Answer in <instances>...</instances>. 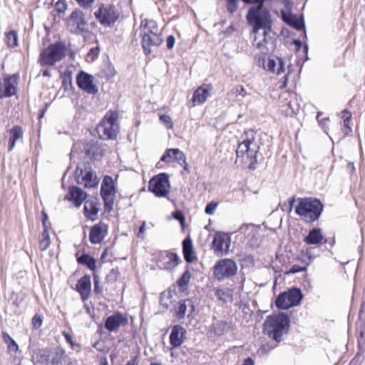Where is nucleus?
Wrapping results in <instances>:
<instances>
[{
	"label": "nucleus",
	"mask_w": 365,
	"mask_h": 365,
	"mask_svg": "<svg viewBox=\"0 0 365 365\" xmlns=\"http://www.w3.org/2000/svg\"><path fill=\"white\" fill-rule=\"evenodd\" d=\"M173 217L175 219L179 220L181 224H183L185 222V217L182 212L176 211L173 213Z\"/></svg>",
	"instance_id": "3c124183"
},
{
	"label": "nucleus",
	"mask_w": 365,
	"mask_h": 365,
	"mask_svg": "<svg viewBox=\"0 0 365 365\" xmlns=\"http://www.w3.org/2000/svg\"><path fill=\"white\" fill-rule=\"evenodd\" d=\"M6 43L8 46L14 48L18 46V35L16 31H11L6 34Z\"/></svg>",
	"instance_id": "4c0bfd02"
},
{
	"label": "nucleus",
	"mask_w": 365,
	"mask_h": 365,
	"mask_svg": "<svg viewBox=\"0 0 365 365\" xmlns=\"http://www.w3.org/2000/svg\"><path fill=\"white\" fill-rule=\"evenodd\" d=\"M264 68L269 71L280 75L285 71V63L281 58H269L264 65Z\"/></svg>",
	"instance_id": "c85d7f7f"
},
{
	"label": "nucleus",
	"mask_w": 365,
	"mask_h": 365,
	"mask_svg": "<svg viewBox=\"0 0 365 365\" xmlns=\"http://www.w3.org/2000/svg\"><path fill=\"white\" fill-rule=\"evenodd\" d=\"M9 136V151L12 150L15 147L16 142L23 138V130L19 125H15L7 131Z\"/></svg>",
	"instance_id": "c756f323"
},
{
	"label": "nucleus",
	"mask_w": 365,
	"mask_h": 365,
	"mask_svg": "<svg viewBox=\"0 0 365 365\" xmlns=\"http://www.w3.org/2000/svg\"><path fill=\"white\" fill-rule=\"evenodd\" d=\"M84 213L87 218L95 220L97 218L98 208L97 203L94 201H86L84 205Z\"/></svg>",
	"instance_id": "2f4dec72"
},
{
	"label": "nucleus",
	"mask_w": 365,
	"mask_h": 365,
	"mask_svg": "<svg viewBox=\"0 0 365 365\" xmlns=\"http://www.w3.org/2000/svg\"><path fill=\"white\" fill-rule=\"evenodd\" d=\"M170 153L173 154L174 161L179 165L183 166L185 170H187V164L186 163V156L182 151L178 148L168 149L161 158V160H166L170 158Z\"/></svg>",
	"instance_id": "a878e982"
},
{
	"label": "nucleus",
	"mask_w": 365,
	"mask_h": 365,
	"mask_svg": "<svg viewBox=\"0 0 365 365\" xmlns=\"http://www.w3.org/2000/svg\"><path fill=\"white\" fill-rule=\"evenodd\" d=\"M349 121L350 120H346V121H343L344 123V126L346 128V129L347 130V131H346V134H347L349 132H351V128H350L349 126Z\"/></svg>",
	"instance_id": "0e129e2a"
},
{
	"label": "nucleus",
	"mask_w": 365,
	"mask_h": 365,
	"mask_svg": "<svg viewBox=\"0 0 365 365\" xmlns=\"http://www.w3.org/2000/svg\"><path fill=\"white\" fill-rule=\"evenodd\" d=\"M195 310L193 302L191 299H185L179 302L176 307V315L179 319L185 317L186 314L189 317Z\"/></svg>",
	"instance_id": "cd10ccee"
},
{
	"label": "nucleus",
	"mask_w": 365,
	"mask_h": 365,
	"mask_svg": "<svg viewBox=\"0 0 365 365\" xmlns=\"http://www.w3.org/2000/svg\"><path fill=\"white\" fill-rule=\"evenodd\" d=\"M7 345L9 350L11 351L16 352L19 350V346L14 340H12Z\"/></svg>",
	"instance_id": "603ef678"
},
{
	"label": "nucleus",
	"mask_w": 365,
	"mask_h": 365,
	"mask_svg": "<svg viewBox=\"0 0 365 365\" xmlns=\"http://www.w3.org/2000/svg\"><path fill=\"white\" fill-rule=\"evenodd\" d=\"M178 255L172 252H161L158 259V266L160 268L171 270L178 265Z\"/></svg>",
	"instance_id": "dca6fc26"
},
{
	"label": "nucleus",
	"mask_w": 365,
	"mask_h": 365,
	"mask_svg": "<svg viewBox=\"0 0 365 365\" xmlns=\"http://www.w3.org/2000/svg\"><path fill=\"white\" fill-rule=\"evenodd\" d=\"M320 115L321 113H319L317 115V120L319 121V123L322 126V127H325L327 121L329 120L328 118H324V119H319V117H320Z\"/></svg>",
	"instance_id": "680f3d73"
},
{
	"label": "nucleus",
	"mask_w": 365,
	"mask_h": 365,
	"mask_svg": "<svg viewBox=\"0 0 365 365\" xmlns=\"http://www.w3.org/2000/svg\"><path fill=\"white\" fill-rule=\"evenodd\" d=\"M191 278V273L189 270H186L178 280V285L179 288L184 290L187 286Z\"/></svg>",
	"instance_id": "58836bf2"
},
{
	"label": "nucleus",
	"mask_w": 365,
	"mask_h": 365,
	"mask_svg": "<svg viewBox=\"0 0 365 365\" xmlns=\"http://www.w3.org/2000/svg\"><path fill=\"white\" fill-rule=\"evenodd\" d=\"M324 236L322 230L319 228H314L311 230L308 235L304 238V241L307 245H317L322 243Z\"/></svg>",
	"instance_id": "7c9ffc66"
},
{
	"label": "nucleus",
	"mask_w": 365,
	"mask_h": 365,
	"mask_svg": "<svg viewBox=\"0 0 365 365\" xmlns=\"http://www.w3.org/2000/svg\"><path fill=\"white\" fill-rule=\"evenodd\" d=\"M228 3V10L230 12H233L237 9V2L236 0H227Z\"/></svg>",
	"instance_id": "864d4df0"
},
{
	"label": "nucleus",
	"mask_w": 365,
	"mask_h": 365,
	"mask_svg": "<svg viewBox=\"0 0 365 365\" xmlns=\"http://www.w3.org/2000/svg\"><path fill=\"white\" fill-rule=\"evenodd\" d=\"M118 114L115 111H109L97 127V132L103 139H114L119 131L118 123Z\"/></svg>",
	"instance_id": "423d86ee"
},
{
	"label": "nucleus",
	"mask_w": 365,
	"mask_h": 365,
	"mask_svg": "<svg viewBox=\"0 0 365 365\" xmlns=\"http://www.w3.org/2000/svg\"><path fill=\"white\" fill-rule=\"evenodd\" d=\"M229 328V324L223 321L217 322L212 325L213 331L218 336L222 335L227 332Z\"/></svg>",
	"instance_id": "f704fd0d"
},
{
	"label": "nucleus",
	"mask_w": 365,
	"mask_h": 365,
	"mask_svg": "<svg viewBox=\"0 0 365 365\" xmlns=\"http://www.w3.org/2000/svg\"><path fill=\"white\" fill-rule=\"evenodd\" d=\"M98 55V48H93L90 50L88 56L91 57V58L93 60L96 58Z\"/></svg>",
	"instance_id": "4d7b16f0"
},
{
	"label": "nucleus",
	"mask_w": 365,
	"mask_h": 365,
	"mask_svg": "<svg viewBox=\"0 0 365 365\" xmlns=\"http://www.w3.org/2000/svg\"><path fill=\"white\" fill-rule=\"evenodd\" d=\"M101 194L106 207L108 210L112 209L115 188L114 180L111 177L108 175L104 177L101 185Z\"/></svg>",
	"instance_id": "2eb2a0df"
},
{
	"label": "nucleus",
	"mask_w": 365,
	"mask_h": 365,
	"mask_svg": "<svg viewBox=\"0 0 365 365\" xmlns=\"http://www.w3.org/2000/svg\"><path fill=\"white\" fill-rule=\"evenodd\" d=\"M85 150L86 153L88 157L93 158L94 160H99L107 151V146L103 143L92 142L86 144Z\"/></svg>",
	"instance_id": "aec40b11"
},
{
	"label": "nucleus",
	"mask_w": 365,
	"mask_h": 365,
	"mask_svg": "<svg viewBox=\"0 0 365 365\" xmlns=\"http://www.w3.org/2000/svg\"><path fill=\"white\" fill-rule=\"evenodd\" d=\"M32 324L35 329L39 328L42 324V318L39 315H35L32 319Z\"/></svg>",
	"instance_id": "09e8293b"
},
{
	"label": "nucleus",
	"mask_w": 365,
	"mask_h": 365,
	"mask_svg": "<svg viewBox=\"0 0 365 365\" xmlns=\"http://www.w3.org/2000/svg\"><path fill=\"white\" fill-rule=\"evenodd\" d=\"M186 330L180 325H175L170 335V342L173 348L180 346L185 339Z\"/></svg>",
	"instance_id": "5701e85b"
},
{
	"label": "nucleus",
	"mask_w": 365,
	"mask_h": 365,
	"mask_svg": "<svg viewBox=\"0 0 365 365\" xmlns=\"http://www.w3.org/2000/svg\"><path fill=\"white\" fill-rule=\"evenodd\" d=\"M239 231L247 238V245L251 247H258L262 242L260 227L252 224L242 225Z\"/></svg>",
	"instance_id": "4468645a"
},
{
	"label": "nucleus",
	"mask_w": 365,
	"mask_h": 365,
	"mask_svg": "<svg viewBox=\"0 0 365 365\" xmlns=\"http://www.w3.org/2000/svg\"><path fill=\"white\" fill-rule=\"evenodd\" d=\"M66 54V46L62 43H56L50 45L41 53L40 61L42 65L53 66L62 61Z\"/></svg>",
	"instance_id": "0eeeda50"
},
{
	"label": "nucleus",
	"mask_w": 365,
	"mask_h": 365,
	"mask_svg": "<svg viewBox=\"0 0 365 365\" xmlns=\"http://www.w3.org/2000/svg\"><path fill=\"white\" fill-rule=\"evenodd\" d=\"M128 324L127 317L121 313H115L108 317L105 322L106 329L112 332L116 331L118 329Z\"/></svg>",
	"instance_id": "6ab92c4d"
},
{
	"label": "nucleus",
	"mask_w": 365,
	"mask_h": 365,
	"mask_svg": "<svg viewBox=\"0 0 365 365\" xmlns=\"http://www.w3.org/2000/svg\"><path fill=\"white\" fill-rule=\"evenodd\" d=\"M259 149V143L257 140V132L252 129L245 130L242 135V142L236 150L237 161L254 164L257 161Z\"/></svg>",
	"instance_id": "f03ea898"
},
{
	"label": "nucleus",
	"mask_w": 365,
	"mask_h": 365,
	"mask_svg": "<svg viewBox=\"0 0 365 365\" xmlns=\"http://www.w3.org/2000/svg\"><path fill=\"white\" fill-rule=\"evenodd\" d=\"M94 292L96 294H101L103 292V288L100 286V279L96 274H94Z\"/></svg>",
	"instance_id": "c03bdc74"
},
{
	"label": "nucleus",
	"mask_w": 365,
	"mask_h": 365,
	"mask_svg": "<svg viewBox=\"0 0 365 365\" xmlns=\"http://www.w3.org/2000/svg\"><path fill=\"white\" fill-rule=\"evenodd\" d=\"M63 335L64 336L66 341L71 344V346L73 349H74L75 346H78V347L79 346L78 344H76L73 341L72 336L69 333H68L66 331H63Z\"/></svg>",
	"instance_id": "de8ad7c7"
},
{
	"label": "nucleus",
	"mask_w": 365,
	"mask_h": 365,
	"mask_svg": "<svg viewBox=\"0 0 365 365\" xmlns=\"http://www.w3.org/2000/svg\"><path fill=\"white\" fill-rule=\"evenodd\" d=\"M118 277V271L116 269H112L106 275V281L108 283H113L117 280Z\"/></svg>",
	"instance_id": "79ce46f5"
},
{
	"label": "nucleus",
	"mask_w": 365,
	"mask_h": 365,
	"mask_svg": "<svg viewBox=\"0 0 365 365\" xmlns=\"http://www.w3.org/2000/svg\"><path fill=\"white\" fill-rule=\"evenodd\" d=\"M304 270H305V268L294 265L291 268L289 272L297 273V272H302Z\"/></svg>",
	"instance_id": "052dcab7"
},
{
	"label": "nucleus",
	"mask_w": 365,
	"mask_h": 365,
	"mask_svg": "<svg viewBox=\"0 0 365 365\" xmlns=\"http://www.w3.org/2000/svg\"><path fill=\"white\" fill-rule=\"evenodd\" d=\"M93 76L81 71L77 76L78 86L91 94H96L98 89L93 83Z\"/></svg>",
	"instance_id": "f3484780"
},
{
	"label": "nucleus",
	"mask_w": 365,
	"mask_h": 365,
	"mask_svg": "<svg viewBox=\"0 0 365 365\" xmlns=\"http://www.w3.org/2000/svg\"><path fill=\"white\" fill-rule=\"evenodd\" d=\"M242 365H254V361L250 358H247L245 360Z\"/></svg>",
	"instance_id": "338daca9"
},
{
	"label": "nucleus",
	"mask_w": 365,
	"mask_h": 365,
	"mask_svg": "<svg viewBox=\"0 0 365 365\" xmlns=\"http://www.w3.org/2000/svg\"><path fill=\"white\" fill-rule=\"evenodd\" d=\"M87 197L86 193L78 187H70L69 192L66 198L68 200H73L76 206L79 207Z\"/></svg>",
	"instance_id": "bb28decb"
},
{
	"label": "nucleus",
	"mask_w": 365,
	"mask_h": 365,
	"mask_svg": "<svg viewBox=\"0 0 365 365\" xmlns=\"http://www.w3.org/2000/svg\"><path fill=\"white\" fill-rule=\"evenodd\" d=\"M145 231V222H143L139 228L138 237L141 239H144L145 238V234H144Z\"/></svg>",
	"instance_id": "5fc2aeb1"
},
{
	"label": "nucleus",
	"mask_w": 365,
	"mask_h": 365,
	"mask_svg": "<svg viewBox=\"0 0 365 365\" xmlns=\"http://www.w3.org/2000/svg\"><path fill=\"white\" fill-rule=\"evenodd\" d=\"M236 93L237 96H242V98H245L247 95L245 88L242 86H240L239 88L237 89Z\"/></svg>",
	"instance_id": "6e6d98bb"
},
{
	"label": "nucleus",
	"mask_w": 365,
	"mask_h": 365,
	"mask_svg": "<svg viewBox=\"0 0 365 365\" xmlns=\"http://www.w3.org/2000/svg\"><path fill=\"white\" fill-rule=\"evenodd\" d=\"M289 328V319L287 314L281 312L267 317L264 323V332L277 342L282 340Z\"/></svg>",
	"instance_id": "20e7f679"
},
{
	"label": "nucleus",
	"mask_w": 365,
	"mask_h": 365,
	"mask_svg": "<svg viewBox=\"0 0 365 365\" xmlns=\"http://www.w3.org/2000/svg\"><path fill=\"white\" fill-rule=\"evenodd\" d=\"M237 266L231 259H223L217 262L214 266L213 274L215 277L222 281L236 274Z\"/></svg>",
	"instance_id": "1a4fd4ad"
},
{
	"label": "nucleus",
	"mask_w": 365,
	"mask_h": 365,
	"mask_svg": "<svg viewBox=\"0 0 365 365\" xmlns=\"http://www.w3.org/2000/svg\"><path fill=\"white\" fill-rule=\"evenodd\" d=\"M282 20L289 26L293 27L296 30H301L304 28L303 16L299 19L297 15L289 12L282 11Z\"/></svg>",
	"instance_id": "b1692460"
},
{
	"label": "nucleus",
	"mask_w": 365,
	"mask_h": 365,
	"mask_svg": "<svg viewBox=\"0 0 365 365\" xmlns=\"http://www.w3.org/2000/svg\"><path fill=\"white\" fill-rule=\"evenodd\" d=\"M96 18L105 26H110L118 18L115 7L111 4H102L95 12Z\"/></svg>",
	"instance_id": "ddd939ff"
},
{
	"label": "nucleus",
	"mask_w": 365,
	"mask_h": 365,
	"mask_svg": "<svg viewBox=\"0 0 365 365\" xmlns=\"http://www.w3.org/2000/svg\"><path fill=\"white\" fill-rule=\"evenodd\" d=\"M125 365H138L137 359H131L130 361H128V363Z\"/></svg>",
	"instance_id": "69168bd1"
},
{
	"label": "nucleus",
	"mask_w": 365,
	"mask_h": 365,
	"mask_svg": "<svg viewBox=\"0 0 365 365\" xmlns=\"http://www.w3.org/2000/svg\"><path fill=\"white\" fill-rule=\"evenodd\" d=\"M50 245V236L47 228H44L41 233V239L39 241V247L42 251L48 248Z\"/></svg>",
	"instance_id": "e433bc0d"
},
{
	"label": "nucleus",
	"mask_w": 365,
	"mask_h": 365,
	"mask_svg": "<svg viewBox=\"0 0 365 365\" xmlns=\"http://www.w3.org/2000/svg\"><path fill=\"white\" fill-rule=\"evenodd\" d=\"M65 352L62 349H57L56 351H51L50 364L51 365H59L64 359Z\"/></svg>",
	"instance_id": "c9c22d12"
},
{
	"label": "nucleus",
	"mask_w": 365,
	"mask_h": 365,
	"mask_svg": "<svg viewBox=\"0 0 365 365\" xmlns=\"http://www.w3.org/2000/svg\"><path fill=\"white\" fill-rule=\"evenodd\" d=\"M303 298L300 289L294 288L281 293L276 299V306L280 309H288L297 306Z\"/></svg>",
	"instance_id": "6e6552de"
},
{
	"label": "nucleus",
	"mask_w": 365,
	"mask_h": 365,
	"mask_svg": "<svg viewBox=\"0 0 365 365\" xmlns=\"http://www.w3.org/2000/svg\"><path fill=\"white\" fill-rule=\"evenodd\" d=\"M160 121L164 124L167 129H172L173 127V122L172 118L167 115H161L160 116Z\"/></svg>",
	"instance_id": "a19ab883"
},
{
	"label": "nucleus",
	"mask_w": 365,
	"mask_h": 365,
	"mask_svg": "<svg viewBox=\"0 0 365 365\" xmlns=\"http://www.w3.org/2000/svg\"><path fill=\"white\" fill-rule=\"evenodd\" d=\"M215 295L218 298V299L226 302L229 298V294L227 292L222 289H217L215 291Z\"/></svg>",
	"instance_id": "37998d69"
},
{
	"label": "nucleus",
	"mask_w": 365,
	"mask_h": 365,
	"mask_svg": "<svg viewBox=\"0 0 365 365\" xmlns=\"http://www.w3.org/2000/svg\"><path fill=\"white\" fill-rule=\"evenodd\" d=\"M78 145H78V144H77V143L74 144L73 148V149H72V150H71V158L74 156L75 153H76V150L77 149V147H78Z\"/></svg>",
	"instance_id": "774afa93"
},
{
	"label": "nucleus",
	"mask_w": 365,
	"mask_h": 365,
	"mask_svg": "<svg viewBox=\"0 0 365 365\" xmlns=\"http://www.w3.org/2000/svg\"><path fill=\"white\" fill-rule=\"evenodd\" d=\"M168 176L165 173H161L153 178L149 182L148 190L157 197H165L170 190Z\"/></svg>",
	"instance_id": "f8f14e48"
},
{
	"label": "nucleus",
	"mask_w": 365,
	"mask_h": 365,
	"mask_svg": "<svg viewBox=\"0 0 365 365\" xmlns=\"http://www.w3.org/2000/svg\"><path fill=\"white\" fill-rule=\"evenodd\" d=\"M212 88V86L208 84L203 85L197 88L193 93L192 98L191 100L192 105L190 106V107H194L197 104H202L205 103L208 96H210Z\"/></svg>",
	"instance_id": "4be33fe9"
},
{
	"label": "nucleus",
	"mask_w": 365,
	"mask_h": 365,
	"mask_svg": "<svg viewBox=\"0 0 365 365\" xmlns=\"http://www.w3.org/2000/svg\"><path fill=\"white\" fill-rule=\"evenodd\" d=\"M142 44L146 54L151 53V46H159L163 41L161 30L154 20L145 19L140 24Z\"/></svg>",
	"instance_id": "7ed1b4c3"
},
{
	"label": "nucleus",
	"mask_w": 365,
	"mask_h": 365,
	"mask_svg": "<svg viewBox=\"0 0 365 365\" xmlns=\"http://www.w3.org/2000/svg\"><path fill=\"white\" fill-rule=\"evenodd\" d=\"M217 202H211L210 203H208L207 205H206V207H205V213L207 214V215H212L217 207Z\"/></svg>",
	"instance_id": "a18cd8bd"
},
{
	"label": "nucleus",
	"mask_w": 365,
	"mask_h": 365,
	"mask_svg": "<svg viewBox=\"0 0 365 365\" xmlns=\"http://www.w3.org/2000/svg\"><path fill=\"white\" fill-rule=\"evenodd\" d=\"M51 356V351L48 349H41L36 353V359L38 362L46 365L50 364Z\"/></svg>",
	"instance_id": "473e14b6"
},
{
	"label": "nucleus",
	"mask_w": 365,
	"mask_h": 365,
	"mask_svg": "<svg viewBox=\"0 0 365 365\" xmlns=\"http://www.w3.org/2000/svg\"><path fill=\"white\" fill-rule=\"evenodd\" d=\"M67 27L73 34H81L86 31L88 23L84 13L80 9H75L67 19Z\"/></svg>",
	"instance_id": "9d476101"
},
{
	"label": "nucleus",
	"mask_w": 365,
	"mask_h": 365,
	"mask_svg": "<svg viewBox=\"0 0 365 365\" xmlns=\"http://www.w3.org/2000/svg\"><path fill=\"white\" fill-rule=\"evenodd\" d=\"M76 174L78 176V182L83 185L86 187H94L98 184L97 176L92 171H86L85 174H83V169H80L79 165H78Z\"/></svg>",
	"instance_id": "a211bd4d"
},
{
	"label": "nucleus",
	"mask_w": 365,
	"mask_h": 365,
	"mask_svg": "<svg viewBox=\"0 0 365 365\" xmlns=\"http://www.w3.org/2000/svg\"><path fill=\"white\" fill-rule=\"evenodd\" d=\"M175 39L173 36H169L166 40V46L168 49H172L175 45Z\"/></svg>",
	"instance_id": "8fccbe9b"
},
{
	"label": "nucleus",
	"mask_w": 365,
	"mask_h": 365,
	"mask_svg": "<svg viewBox=\"0 0 365 365\" xmlns=\"http://www.w3.org/2000/svg\"><path fill=\"white\" fill-rule=\"evenodd\" d=\"M56 7L58 11L63 12L66 9V5L64 3L58 2Z\"/></svg>",
	"instance_id": "e2e57ef3"
},
{
	"label": "nucleus",
	"mask_w": 365,
	"mask_h": 365,
	"mask_svg": "<svg viewBox=\"0 0 365 365\" xmlns=\"http://www.w3.org/2000/svg\"><path fill=\"white\" fill-rule=\"evenodd\" d=\"M2 337L5 343L7 344L10 343L12 340H14L10 335L6 332H3Z\"/></svg>",
	"instance_id": "bf43d9fd"
},
{
	"label": "nucleus",
	"mask_w": 365,
	"mask_h": 365,
	"mask_svg": "<svg viewBox=\"0 0 365 365\" xmlns=\"http://www.w3.org/2000/svg\"><path fill=\"white\" fill-rule=\"evenodd\" d=\"M108 232V226L99 222L93 225L90 230V241L92 244H99L105 238Z\"/></svg>",
	"instance_id": "412c9836"
},
{
	"label": "nucleus",
	"mask_w": 365,
	"mask_h": 365,
	"mask_svg": "<svg viewBox=\"0 0 365 365\" xmlns=\"http://www.w3.org/2000/svg\"><path fill=\"white\" fill-rule=\"evenodd\" d=\"M247 21L252 27L250 36L252 45L261 53H268L274 48L275 33L272 29V17L264 5L251 6L247 13Z\"/></svg>",
	"instance_id": "f257e3e1"
},
{
	"label": "nucleus",
	"mask_w": 365,
	"mask_h": 365,
	"mask_svg": "<svg viewBox=\"0 0 365 365\" xmlns=\"http://www.w3.org/2000/svg\"><path fill=\"white\" fill-rule=\"evenodd\" d=\"M182 250L185 259L187 262H191L194 259V257L192 256V246L191 241L189 240H185L182 242Z\"/></svg>",
	"instance_id": "72a5a7b5"
},
{
	"label": "nucleus",
	"mask_w": 365,
	"mask_h": 365,
	"mask_svg": "<svg viewBox=\"0 0 365 365\" xmlns=\"http://www.w3.org/2000/svg\"><path fill=\"white\" fill-rule=\"evenodd\" d=\"M76 289L80 293L82 299L86 300L90 296L91 291V277L85 275L81 277L76 284Z\"/></svg>",
	"instance_id": "393cba45"
},
{
	"label": "nucleus",
	"mask_w": 365,
	"mask_h": 365,
	"mask_svg": "<svg viewBox=\"0 0 365 365\" xmlns=\"http://www.w3.org/2000/svg\"><path fill=\"white\" fill-rule=\"evenodd\" d=\"M351 118V113L346 110L342 111V119L343 121L350 120Z\"/></svg>",
	"instance_id": "13d9d810"
},
{
	"label": "nucleus",
	"mask_w": 365,
	"mask_h": 365,
	"mask_svg": "<svg viewBox=\"0 0 365 365\" xmlns=\"http://www.w3.org/2000/svg\"><path fill=\"white\" fill-rule=\"evenodd\" d=\"M323 210V205L317 199L301 198L296 207L295 212L307 222L317 220Z\"/></svg>",
	"instance_id": "39448f33"
},
{
	"label": "nucleus",
	"mask_w": 365,
	"mask_h": 365,
	"mask_svg": "<svg viewBox=\"0 0 365 365\" xmlns=\"http://www.w3.org/2000/svg\"><path fill=\"white\" fill-rule=\"evenodd\" d=\"M78 261L81 264H86L92 270L96 268V260L88 255H83L78 259Z\"/></svg>",
	"instance_id": "ea45409f"
},
{
	"label": "nucleus",
	"mask_w": 365,
	"mask_h": 365,
	"mask_svg": "<svg viewBox=\"0 0 365 365\" xmlns=\"http://www.w3.org/2000/svg\"><path fill=\"white\" fill-rule=\"evenodd\" d=\"M231 245V237L229 234L217 232L212 242V250L217 257H222L228 254Z\"/></svg>",
	"instance_id": "9b49d317"
},
{
	"label": "nucleus",
	"mask_w": 365,
	"mask_h": 365,
	"mask_svg": "<svg viewBox=\"0 0 365 365\" xmlns=\"http://www.w3.org/2000/svg\"><path fill=\"white\" fill-rule=\"evenodd\" d=\"M79 6L84 9H89L93 4L95 0H76Z\"/></svg>",
	"instance_id": "49530a36"
}]
</instances>
